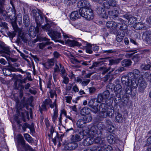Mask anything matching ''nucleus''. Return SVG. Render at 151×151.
I'll return each instance as SVG.
<instances>
[{
  "mask_svg": "<svg viewBox=\"0 0 151 151\" xmlns=\"http://www.w3.org/2000/svg\"><path fill=\"white\" fill-rule=\"evenodd\" d=\"M12 16H13L14 18V21L16 22H18V24L19 25H20L22 23V15L21 14H19L16 17H15V15L14 16L13 15V13H12V15L10 16V17H11Z\"/></svg>",
  "mask_w": 151,
  "mask_h": 151,
  "instance_id": "obj_27",
  "label": "nucleus"
},
{
  "mask_svg": "<svg viewBox=\"0 0 151 151\" xmlns=\"http://www.w3.org/2000/svg\"><path fill=\"white\" fill-rule=\"evenodd\" d=\"M37 39L38 40L41 41H46L45 42H42L39 43L38 44L39 48L41 49H43L46 45H50V43H52L51 42H49L50 39L46 38L45 37H43L42 36H37Z\"/></svg>",
  "mask_w": 151,
  "mask_h": 151,
  "instance_id": "obj_5",
  "label": "nucleus"
},
{
  "mask_svg": "<svg viewBox=\"0 0 151 151\" xmlns=\"http://www.w3.org/2000/svg\"><path fill=\"white\" fill-rule=\"evenodd\" d=\"M108 14L110 18H112L116 21H117L120 18L118 17L119 12L116 10L114 9L109 10L108 11Z\"/></svg>",
  "mask_w": 151,
  "mask_h": 151,
  "instance_id": "obj_11",
  "label": "nucleus"
},
{
  "mask_svg": "<svg viewBox=\"0 0 151 151\" xmlns=\"http://www.w3.org/2000/svg\"><path fill=\"white\" fill-rule=\"evenodd\" d=\"M116 52V51L115 49H111L108 50L104 51L103 52L104 53H106V54L109 55L110 54H113Z\"/></svg>",
  "mask_w": 151,
  "mask_h": 151,
  "instance_id": "obj_53",
  "label": "nucleus"
},
{
  "mask_svg": "<svg viewBox=\"0 0 151 151\" xmlns=\"http://www.w3.org/2000/svg\"><path fill=\"white\" fill-rule=\"evenodd\" d=\"M39 32V28L38 27L36 26V28L32 32H31V33H30L29 35L30 36L32 37H34L37 34V33Z\"/></svg>",
  "mask_w": 151,
  "mask_h": 151,
  "instance_id": "obj_48",
  "label": "nucleus"
},
{
  "mask_svg": "<svg viewBox=\"0 0 151 151\" xmlns=\"http://www.w3.org/2000/svg\"><path fill=\"white\" fill-rule=\"evenodd\" d=\"M5 0L0 1V20H5L8 19V17L6 15V12L4 7Z\"/></svg>",
  "mask_w": 151,
  "mask_h": 151,
  "instance_id": "obj_4",
  "label": "nucleus"
},
{
  "mask_svg": "<svg viewBox=\"0 0 151 151\" xmlns=\"http://www.w3.org/2000/svg\"><path fill=\"white\" fill-rule=\"evenodd\" d=\"M86 124L84 120L82 119H79L78 120L76 123V125L79 128L83 127Z\"/></svg>",
  "mask_w": 151,
  "mask_h": 151,
  "instance_id": "obj_30",
  "label": "nucleus"
},
{
  "mask_svg": "<svg viewBox=\"0 0 151 151\" xmlns=\"http://www.w3.org/2000/svg\"><path fill=\"white\" fill-rule=\"evenodd\" d=\"M96 12L98 14L100 15L104 12V10L102 7H98L97 8Z\"/></svg>",
  "mask_w": 151,
  "mask_h": 151,
  "instance_id": "obj_56",
  "label": "nucleus"
},
{
  "mask_svg": "<svg viewBox=\"0 0 151 151\" xmlns=\"http://www.w3.org/2000/svg\"><path fill=\"white\" fill-rule=\"evenodd\" d=\"M107 106L104 103H102L99 106V110L100 111L107 110Z\"/></svg>",
  "mask_w": 151,
  "mask_h": 151,
  "instance_id": "obj_51",
  "label": "nucleus"
},
{
  "mask_svg": "<svg viewBox=\"0 0 151 151\" xmlns=\"http://www.w3.org/2000/svg\"><path fill=\"white\" fill-rule=\"evenodd\" d=\"M19 135L20 137L19 140V142L21 144L22 148L26 150H29V151H35V150L32 148L29 145H26L25 144V141L23 137L20 134H19Z\"/></svg>",
  "mask_w": 151,
  "mask_h": 151,
  "instance_id": "obj_10",
  "label": "nucleus"
},
{
  "mask_svg": "<svg viewBox=\"0 0 151 151\" xmlns=\"http://www.w3.org/2000/svg\"><path fill=\"white\" fill-rule=\"evenodd\" d=\"M93 143V138L91 137L86 138L83 141L84 145L89 146Z\"/></svg>",
  "mask_w": 151,
  "mask_h": 151,
  "instance_id": "obj_26",
  "label": "nucleus"
},
{
  "mask_svg": "<svg viewBox=\"0 0 151 151\" xmlns=\"http://www.w3.org/2000/svg\"><path fill=\"white\" fill-rule=\"evenodd\" d=\"M54 40H58L61 37V33L55 30H53L50 32L47 33Z\"/></svg>",
  "mask_w": 151,
  "mask_h": 151,
  "instance_id": "obj_14",
  "label": "nucleus"
},
{
  "mask_svg": "<svg viewBox=\"0 0 151 151\" xmlns=\"http://www.w3.org/2000/svg\"><path fill=\"white\" fill-rule=\"evenodd\" d=\"M115 96H114L112 94H111V97L110 99L113 98L114 99V102L116 104H118L120 103L121 101V93H115Z\"/></svg>",
  "mask_w": 151,
  "mask_h": 151,
  "instance_id": "obj_18",
  "label": "nucleus"
},
{
  "mask_svg": "<svg viewBox=\"0 0 151 151\" xmlns=\"http://www.w3.org/2000/svg\"><path fill=\"white\" fill-rule=\"evenodd\" d=\"M141 78V79H139V85L138 90L139 92L143 93L147 86V84L143 78Z\"/></svg>",
  "mask_w": 151,
  "mask_h": 151,
  "instance_id": "obj_16",
  "label": "nucleus"
},
{
  "mask_svg": "<svg viewBox=\"0 0 151 151\" xmlns=\"http://www.w3.org/2000/svg\"><path fill=\"white\" fill-rule=\"evenodd\" d=\"M98 144L99 145V146L102 149L106 144V142L105 140L104 139H102L101 138L100 140V142H99V143Z\"/></svg>",
  "mask_w": 151,
  "mask_h": 151,
  "instance_id": "obj_54",
  "label": "nucleus"
},
{
  "mask_svg": "<svg viewBox=\"0 0 151 151\" xmlns=\"http://www.w3.org/2000/svg\"><path fill=\"white\" fill-rule=\"evenodd\" d=\"M80 14H78V11H74L72 12L70 15V19L72 20H75L80 18Z\"/></svg>",
  "mask_w": 151,
  "mask_h": 151,
  "instance_id": "obj_20",
  "label": "nucleus"
},
{
  "mask_svg": "<svg viewBox=\"0 0 151 151\" xmlns=\"http://www.w3.org/2000/svg\"><path fill=\"white\" fill-rule=\"evenodd\" d=\"M137 78H133L130 80L129 86H132L133 88H136L138 85L139 80H137Z\"/></svg>",
  "mask_w": 151,
  "mask_h": 151,
  "instance_id": "obj_25",
  "label": "nucleus"
},
{
  "mask_svg": "<svg viewBox=\"0 0 151 151\" xmlns=\"http://www.w3.org/2000/svg\"><path fill=\"white\" fill-rule=\"evenodd\" d=\"M46 105L43 103V104L41 106V107L40 106V113L42 114V111H45L47 110V108L46 107Z\"/></svg>",
  "mask_w": 151,
  "mask_h": 151,
  "instance_id": "obj_61",
  "label": "nucleus"
},
{
  "mask_svg": "<svg viewBox=\"0 0 151 151\" xmlns=\"http://www.w3.org/2000/svg\"><path fill=\"white\" fill-rule=\"evenodd\" d=\"M23 23L26 27H28L29 24V18L27 14L25 15L23 17Z\"/></svg>",
  "mask_w": 151,
  "mask_h": 151,
  "instance_id": "obj_32",
  "label": "nucleus"
},
{
  "mask_svg": "<svg viewBox=\"0 0 151 151\" xmlns=\"http://www.w3.org/2000/svg\"><path fill=\"white\" fill-rule=\"evenodd\" d=\"M9 67V68L7 69H4L3 70V72L4 75H9L7 74L6 73V71H13V72H17V68H16L14 67L12 65L10 64H9V65L7 66Z\"/></svg>",
  "mask_w": 151,
  "mask_h": 151,
  "instance_id": "obj_21",
  "label": "nucleus"
},
{
  "mask_svg": "<svg viewBox=\"0 0 151 151\" xmlns=\"http://www.w3.org/2000/svg\"><path fill=\"white\" fill-rule=\"evenodd\" d=\"M144 77L150 83L151 82V73L145 72L144 74Z\"/></svg>",
  "mask_w": 151,
  "mask_h": 151,
  "instance_id": "obj_50",
  "label": "nucleus"
},
{
  "mask_svg": "<svg viewBox=\"0 0 151 151\" xmlns=\"http://www.w3.org/2000/svg\"><path fill=\"white\" fill-rule=\"evenodd\" d=\"M103 6L104 8L107 9H110L111 7L109 2L106 1H104L103 3Z\"/></svg>",
  "mask_w": 151,
  "mask_h": 151,
  "instance_id": "obj_63",
  "label": "nucleus"
},
{
  "mask_svg": "<svg viewBox=\"0 0 151 151\" xmlns=\"http://www.w3.org/2000/svg\"><path fill=\"white\" fill-rule=\"evenodd\" d=\"M107 140L110 144L114 143L115 142V138L112 135L110 134L107 137Z\"/></svg>",
  "mask_w": 151,
  "mask_h": 151,
  "instance_id": "obj_39",
  "label": "nucleus"
},
{
  "mask_svg": "<svg viewBox=\"0 0 151 151\" xmlns=\"http://www.w3.org/2000/svg\"><path fill=\"white\" fill-rule=\"evenodd\" d=\"M129 74H132L133 75L132 76V79L134 78H138V75H139L140 74V72L137 69H135L132 72H130L129 73Z\"/></svg>",
  "mask_w": 151,
  "mask_h": 151,
  "instance_id": "obj_40",
  "label": "nucleus"
},
{
  "mask_svg": "<svg viewBox=\"0 0 151 151\" xmlns=\"http://www.w3.org/2000/svg\"><path fill=\"white\" fill-rule=\"evenodd\" d=\"M137 21V18L134 17H132L130 18L129 20V23H130L131 24H134L136 23Z\"/></svg>",
  "mask_w": 151,
  "mask_h": 151,
  "instance_id": "obj_52",
  "label": "nucleus"
},
{
  "mask_svg": "<svg viewBox=\"0 0 151 151\" xmlns=\"http://www.w3.org/2000/svg\"><path fill=\"white\" fill-rule=\"evenodd\" d=\"M106 26L108 28H111L112 29H116L118 26L116 22L114 21H109L106 23Z\"/></svg>",
  "mask_w": 151,
  "mask_h": 151,
  "instance_id": "obj_23",
  "label": "nucleus"
},
{
  "mask_svg": "<svg viewBox=\"0 0 151 151\" xmlns=\"http://www.w3.org/2000/svg\"><path fill=\"white\" fill-rule=\"evenodd\" d=\"M18 33V37L17 38V40L18 42H20L25 40V35L23 32H22L21 30H20L19 32Z\"/></svg>",
  "mask_w": 151,
  "mask_h": 151,
  "instance_id": "obj_38",
  "label": "nucleus"
},
{
  "mask_svg": "<svg viewBox=\"0 0 151 151\" xmlns=\"http://www.w3.org/2000/svg\"><path fill=\"white\" fill-rule=\"evenodd\" d=\"M0 27H2V29H8L7 24L4 22H1V24H0Z\"/></svg>",
  "mask_w": 151,
  "mask_h": 151,
  "instance_id": "obj_58",
  "label": "nucleus"
},
{
  "mask_svg": "<svg viewBox=\"0 0 151 151\" xmlns=\"http://www.w3.org/2000/svg\"><path fill=\"white\" fill-rule=\"evenodd\" d=\"M83 119L86 123L90 122L92 119V117L91 114H89L84 115Z\"/></svg>",
  "mask_w": 151,
  "mask_h": 151,
  "instance_id": "obj_33",
  "label": "nucleus"
},
{
  "mask_svg": "<svg viewBox=\"0 0 151 151\" xmlns=\"http://www.w3.org/2000/svg\"><path fill=\"white\" fill-rule=\"evenodd\" d=\"M52 25V24L49 22L47 23V24L45 26H42V28L43 29L44 31L47 32L48 33L49 32H51V31L53 30L51 28V27Z\"/></svg>",
  "mask_w": 151,
  "mask_h": 151,
  "instance_id": "obj_22",
  "label": "nucleus"
},
{
  "mask_svg": "<svg viewBox=\"0 0 151 151\" xmlns=\"http://www.w3.org/2000/svg\"><path fill=\"white\" fill-rule=\"evenodd\" d=\"M56 60L54 58H52L50 60H48L47 62L46 63V65H48L49 66H52L54 65L55 63H56Z\"/></svg>",
  "mask_w": 151,
  "mask_h": 151,
  "instance_id": "obj_44",
  "label": "nucleus"
},
{
  "mask_svg": "<svg viewBox=\"0 0 151 151\" xmlns=\"http://www.w3.org/2000/svg\"><path fill=\"white\" fill-rule=\"evenodd\" d=\"M125 22L120 18L117 21L118 26L117 27L121 30H125L127 28V26L125 24Z\"/></svg>",
  "mask_w": 151,
  "mask_h": 151,
  "instance_id": "obj_13",
  "label": "nucleus"
},
{
  "mask_svg": "<svg viewBox=\"0 0 151 151\" xmlns=\"http://www.w3.org/2000/svg\"><path fill=\"white\" fill-rule=\"evenodd\" d=\"M84 135L83 132H79L76 134L72 135L71 140L72 142L77 143L81 141L83 138Z\"/></svg>",
  "mask_w": 151,
  "mask_h": 151,
  "instance_id": "obj_7",
  "label": "nucleus"
},
{
  "mask_svg": "<svg viewBox=\"0 0 151 151\" xmlns=\"http://www.w3.org/2000/svg\"><path fill=\"white\" fill-rule=\"evenodd\" d=\"M126 88L125 89V93L127 94H130L132 93V89L131 86H126Z\"/></svg>",
  "mask_w": 151,
  "mask_h": 151,
  "instance_id": "obj_55",
  "label": "nucleus"
},
{
  "mask_svg": "<svg viewBox=\"0 0 151 151\" xmlns=\"http://www.w3.org/2000/svg\"><path fill=\"white\" fill-rule=\"evenodd\" d=\"M52 101L49 98H48L46 99L45 100L43 101V103L45 104L46 105H50V104H52Z\"/></svg>",
  "mask_w": 151,
  "mask_h": 151,
  "instance_id": "obj_64",
  "label": "nucleus"
},
{
  "mask_svg": "<svg viewBox=\"0 0 151 151\" xmlns=\"http://www.w3.org/2000/svg\"><path fill=\"white\" fill-rule=\"evenodd\" d=\"M101 148L99 146H93L91 149L92 151H101Z\"/></svg>",
  "mask_w": 151,
  "mask_h": 151,
  "instance_id": "obj_62",
  "label": "nucleus"
},
{
  "mask_svg": "<svg viewBox=\"0 0 151 151\" xmlns=\"http://www.w3.org/2000/svg\"><path fill=\"white\" fill-rule=\"evenodd\" d=\"M99 60H106L109 61V65H116L120 63L121 61L122 60V58H114L112 59V57H107L104 58H100L98 59Z\"/></svg>",
  "mask_w": 151,
  "mask_h": 151,
  "instance_id": "obj_6",
  "label": "nucleus"
},
{
  "mask_svg": "<svg viewBox=\"0 0 151 151\" xmlns=\"http://www.w3.org/2000/svg\"><path fill=\"white\" fill-rule=\"evenodd\" d=\"M97 128L100 130L101 134H102V131L105 130L106 128L105 126L102 123H99L97 125Z\"/></svg>",
  "mask_w": 151,
  "mask_h": 151,
  "instance_id": "obj_43",
  "label": "nucleus"
},
{
  "mask_svg": "<svg viewBox=\"0 0 151 151\" xmlns=\"http://www.w3.org/2000/svg\"><path fill=\"white\" fill-rule=\"evenodd\" d=\"M72 58H70V61L72 63L74 64H78L81 63V64L83 65L87 66L88 65L87 61H83L82 60H78L75 57L72 55L71 56Z\"/></svg>",
  "mask_w": 151,
  "mask_h": 151,
  "instance_id": "obj_17",
  "label": "nucleus"
},
{
  "mask_svg": "<svg viewBox=\"0 0 151 151\" xmlns=\"http://www.w3.org/2000/svg\"><path fill=\"white\" fill-rule=\"evenodd\" d=\"M132 63L131 60L128 59H126L123 60L121 62V65L122 66L128 67L130 66Z\"/></svg>",
  "mask_w": 151,
  "mask_h": 151,
  "instance_id": "obj_24",
  "label": "nucleus"
},
{
  "mask_svg": "<svg viewBox=\"0 0 151 151\" xmlns=\"http://www.w3.org/2000/svg\"><path fill=\"white\" fill-rule=\"evenodd\" d=\"M60 66V70L59 71L60 72V74L61 75L62 77H65L67 76V73L66 71L64 69L63 66L60 63L59 64Z\"/></svg>",
  "mask_w": 151,
  "mask_h": 151,
  "instance_id": "obj_45",
  "label": "nucleus"
},
{
  "mask_svg": "<svg viewBox=\"0 0 151 151\" xmlns=\"http://www.w3.org/2000/svg\"><path fill=\"white\" fill-rule=\"evenodd\" d=\"M112 149V147L106 144L101 149V151H111Z\"/></svg>",
  "mask_w": 151,
  "mask_h": 151,
  "instance_id": "obj_49",
  "label": "nucleus"
},
{
  "mask_svg": "<svg viewBox=\"0 0 151 151\" xmlns=\"http://www.w3.org/2000/svg\"><path fill=\"white\" fill-rule=\"evenodd\" d=\"M24 137L25 139L29 142H31L33 141L32 138L28 134H25L24 135Z\"/></svg>",
  "mask_w": 151,
  "mask_h": 151,
  "instance_id": "obj_57",
  "label": "nucleus"
},
{
  "mask_svg": "<svg viewBox=\"0 0 151 151\" xmlns=\"http://www.w3.org/2000/svg\"><path fill=\"white\" fill-rule=\"evenodd\" d=\"M56 134V136L54 138H52V141L54 143L55 145L58 142L59 144L60 143V140L62 141V136L61 135L60 136V137L59 138L58 137V133L57 132H55Z\"/></svg>",
  "mask_w": 151,
  "mask_h": 151,
  "instance_id": "obj_35",
  "label": "nucleus"
},
{
  "mask_svg": "<svg viewBox=\"0 0 151 151\" xmlns=\"http://www.w3.org/2000/svg\"><path fill=\"white\" fill-rule=\"evenodd\" d=\"M143 57V56L141 54H136L132 57V60L135 63H137Z\"/></svg>",
  "mask_w": 151,
  "mask_h": 151,
  "instance_id": "obj_31",
  "label": "nucleus"
},
{
  "mask_svg": "<svg viewBox=\"0 0 151 151\" xmlns=\"http://www.w3.org/2000/svg\"><path fill=\"white\" fill-rule=\"evenodd\" d=\"M134 27L136 30L142 29L144 28V24L140 22L137 23L134 25Z\"/></svg>",
  "mask_w": 151,
  "mask_h": 151,
  "instance_id": "obj_42",
  "label": "nucleus"
},
{
  "mask_svg": "<svg viewBox=\"0 0 151 151\" xmlns=\"http://www.w3.org/2000/svg\"><path fill=\"white\" fill-rule=\"evenodd\" d=\"M86 52L91 54L92 53V51L91 50V45H88L86 48Z\"/></svg>",
  "mask_w": 151,
  "mask_h": 151,
  "instance_id": "obj_59",
  "label": "nucleus"
},
{
  "mask_svg": "<svg viewBox=\"0 0 151 151\" xmlns=\"http://www.w3.org/2000/svg\"><path fill=\"white\" fill-rule=\"evenodd\" d=\"M110 94L109 91L106 90L102 93H100L98 95L96 101L99 103L104 101L106 103H107V100L110 98Z\"/></svg>",
  "mask_w": 151,
  "mask_h": 151,
  "instance_id": "obj_2",
  "label": "nucleus"
},
{
  "mask_svg": "<svg viewBox=\"0 0 151 151\" xmlns=\"http://www.w3.org/2000/svg\"><path fill=\"white\" fill-rule=\"evenodd\" d=\"M79 13L81 16L87 20H92L94 18L93 11L90 7L79 9Z\"/></svg>",
  "mask_w": 151,
  "mask_h": 151,
  "instance_id": "obj_1",
  "label": "nucleus"
},
{
  "mask_svg": "<svg viewBox=\"0 0 151 151\" xmlns=\"http://www.w3.org/2000/svg\"><path fill=\"white\" fill-rule=\"evenodd\" d=\"M114 90L115 93H121L122 88L121 85L119 84H118L114 87Z\"/></svg>",
  "mask_w": 151,
  "mask_h": 151,
  "instance_id": "obj_28",
  "label": "nucleus"
},
{
  "mask_svg": "<svg viewBox=\"0 0 151 151\" xmlns=\"http://www.w3.org/2000/svg\"><path fill=\"white\" fill-rule=\"evenodd\" d=\"M11 52L9 47L2 44H0V54L2 56L6 57L5 54L10 55Z\"/></svg>",
  "mask_w": 151,
  "mask_h": 151,
  "instance_id": "obj_9",
  "label": "nucleus"
},
{
  "mask_svg": "<svg viewBox=\"0 0 151 151\" xmlns=\"http://www.w3.org/2000/svg\"><path fill=\"white\" fill-rule=\"evenodd\" d=\"M88 130L93 132L94 133H96L97 132V126L95 125H93L91 126L90 125H89L88 126Z\"/></svg>",
  "mask_w": 151,
  "mask_h": 151,
  "instance_id": "obj_41",
  "label": "nucleus"
},
{
  "mask_svg": "<svg viewBox=\"0 0 151 151\" xmlns=\"http://www.w3.org/2000/svg\"><path fill=\"white\" fill-rule=\"evenodd\" d=\"M132 74H129L128 73L127 76H123L121 78V81L122 84L125 86H129L130 80L132 79Z\"/></svg>",
  "mask_w": 151,
  "mask_h": 151,
  "instance_id": "obj_8",
  "label": "nucleus"
},
{
  "mask_svg": "<svg viewBox=\"0 0 151 151\" xmlns=\"http://www.w3.org/2000/svg\"><path fill=\"white\" fill-rule=\"evenodd\" d=\"M90 109L87 107H85L83 108L81 111L80 113L81 115H85L90 114L89 111Z\"/></svg>",
  "mask_w": 151,
  "mask_h": 151,
  "instance_id": "obj_37",
  "label": "nucleus"
},
{
  "mask_svg": "<svg viewBox=\"0 0 151 151\" xmlns=\"http://www.w3.org/2000/svg\"><path fill=\"white\" fill-rule=\"evenodd\" d=\"M77 6L80 8V9L82 8H87L90 7L91 5L89 3L86 1L81 0L79 1L77 4Z\"/></svg>",
  "mask_w": 151,
  "mask_h": 151,
  "instance_id": "obj_15",
  "label": "nucleus"
},
{
  "mask_svg": "<svg viewBox=\"0 0 151 151\" xmlns=\"http://www.w3.org/2000/svg\"><path fill=\"white\" fill-rule=\"evenodd\" d=\"M78 147V143L75 142L68 143L64 147V149L66 150H72L76 149Z\"/></svg>",
  "mask_w": 151,
  "mask_h": 151,
  "instance_id": "obj_12",
  "label": "nucleus"
},
{
  "mask_svg": "<svg viewBox=\"0 0 151 151\" xmlns=\"http://www.w3.org/2000/svg\"><path fill=\"white\" fill-rule=\"evenodd\" d=\"M58 112V109H57L56 107L55 106V108L54 109L53 115L52 117V121L54 123L55 122V120L57 118Z\"/></svg>",
  "mask_w": 151,
  "mask_h": 151,
  "instance_id": "obj_46",
  "label": "nucleus"
},
{
  "mask_svg": "<svg viewBox=\"0 0 151 151\" xmlns=\"http://www.w3.org/2000/svg\"><path fill=\"white\" fill-rule=\"evenodd\" d=\"M67 42L71 46H80L81 45V43L75 40H71L68 39L67 40Z\"/></svg>",
  "mask_w": 151,
  "mask_h": 151,
  "instance_id": "obj_29",
  "label": "nucleus"
},
{
  "mask_svg": "<svg viewBox=\"0 0 151 151\" xmlns=\"http://www.w3.org/2000/svg\"><path fill=\"white\" fill-rule=\"evenodd\" d=\"M32 12V16L35 18L37 25L36 26L39 27L40 26L41 24L43 22L44 18L41 14L37 12L36 10H33Z\"/></svg>",
  "mask_w": 151,
  "mask_h": 151,
  "instance_id": "obj_3",
  "label": "nucleus"
},
{
  "mask_svg": "<svg viewBox=\"0 0 151 151\" xmlns=\"http://www.w3.org/2000/svg\"><path fill=\"white\" fill-rule=\"evenodd\" d=\"M151 67V63L149 62L148 63L146 64H142L140 68L142 70H149Z\"/></svg>",
  "mask_w": 151,
  "mask_h": 151,
  "instance_id": "obj_34",
  "label": "nucleus"
},
{
  "mask_svg": "<svg viewBox=\"0 0 151 151\" xmlns=\"http://www.w3.org/2000/svg\"><path fill=\"white\" fill-rule=\"evenodd\" d=\"M12 25L15 32H19L20 30L21 29L19 28L16 22L14 21L12 22Z\"/></svg>",
  "mask_w": 151,
  "mask_h": 151,
  "instance_id": "obj_47",
  "label": "nucleus"
},
{
  "mask_svg": "<svg viewBox=\"0 0 151 151\" xmlns=\"http://www.w3.org/2000/svg\"><path fill=\"white\" fill-rule=\"evenodd\" d=\"M143 37H145V40L148 44H151V33L149 32H144Z\"/></svg>",
  "mask_w": 151,
  "mask_h": 151,
  "instance_id": "obj_19",
  "label": "nucleus"
},
{
  "mask_svg": "<svg viewBox=\"0 0 151 151\" xmlns=\"http://www.w3.org/2000/svg\"><path fill=\"white\" fill-rule=\"evenodd\" d=\"M124 36V32L122 31L120 32H119L118 34L116 36V40L118 42H121L123 40V37Z\"/></svg>",
  "mask_w": 151,
  "mask_h": 151,
  "instance_id": "obj_36",
  "label": "nucleus"
},
{
  "mask_svg": "<svg viewBox=\"0 0 151 151\" xmlns=\"http://www.w3.org/2000/svg\"><path fill=\"white\" fill-rule=\"evenodd\" d=\"M90 110L93 113L96 114L98 112V107L96 106H93L91 107V109H90Z\"/></svg>",
  "mask_w": 151,
  "mask_h": 151,
  "instance_id": "obj_60",
  "label": "nucleus"
}]
</instances>
